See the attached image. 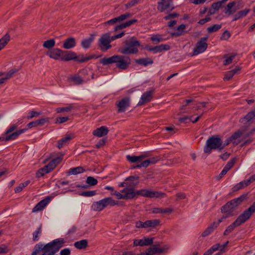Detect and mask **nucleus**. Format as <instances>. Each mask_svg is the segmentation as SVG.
<instances>
[{
    "mask_svg": "<svg viewBox=\"0 0 255 255\" xmlns=\"http://www.w3.org/2000/svg\"><path fill=\"white\" fill-rule=\"evenodd\" d=\"M72 138V136L71 135H66L65 137L58 141V147L59 148H62L64 145L67 144Z\"/></svg>",
    "mask_w": 255,
    "mask_h": 255,
    "instance_id": "nucleus-33",
    "label": "nucleus"
},
{
    "mask_svg": "<svg viewBox=\"0 0 255 255\" xmlns=\"http://www.w3.org/2000/svg\"><path fill=\"white\" fill-rule=\"evenodd\" d=\"M20 70V68H12L8 72L6 73V76L4 77L1 78V80H3V82L4 83L6 80L12 78L14 74L18 72Z\"/></svg>",
    "mask_w": 255,
    "mask_h": 255,
    "instance_id": "nucleus-35",
    "label": "nucleus"
},
{
    "mask_svg": "<svg viewBox=\"0 0 255 255\" xmlns=\"http://www.w3.org/2000/svg\"><path fill=\"white\" fill-rule=\"evenodd\" d=\"M20 70V68H12L8 72L6 73V76L4 77L1 78V80H3V82L4 83L6 80L12 78L14 74L18 72Z\"/></svg>",
    "mask_w": 255,
    "mask_h": 255,
    "instance_id": "nucleus-36",
    "label": "nucleus"
},
{
    "mask_svg": "<svg viewBox=\"0 0 255 255\" xmlns=\"http://www.w3.org/2000/svg\"><path fill=\"white\" fill-rule=\"evenodd\" d=\"M153 91H146L141 97L140 100L137 104V106H141L148 103L152 99Z\"/></svg>",
    "mask_w": 255,
    "mask_h": 255,
    "instance_id": "nucleus-15",
    "label": "nucleus"
},
{
    "mask_svg": "<svg viewBox=\"0 0 255 255\" xmlns=\"http://www.w3.org/2000/svg\"><path fill=\"white\" fill-rule=\"evenodd\" d=\"M219 226L218 223L214 222L202 234V237H205L211 234Z\"/></svg>",
    "mask_w": 255,
    "mask_h": 255,
    "instance_id": "nucleus-23",
    "label": "nucleus"
},
{
    "mask_svg": "<svg viewBox=\"0 0 255 255\" xmlns=\"http://www.w3.org/2000/svg\"><path fill=\"white\" fill-rule=\"evenodd\" d=\"M140 0H131L129 2H128L126 4V8L128 9L130 7H131L135 5L136 4L138 3Z\"/></svg>",
    "mask_w": 255,
    "mask_h": 255,
    "instance_id": "nucleus-57",
    "label": "nucleus"
},
{
    "mask_svg": "<svg viewBox=\"0 0 255 255\" xmlns=\"http://www.w3.org/2000/svg\"><path fill=\"white\" fill-rule=\"evenodd\" d=\"M236 161V159L235 158H232L227 163L224 168L228 171L233 166Z\"/></svg>",
    "mask_w": 255,
    "mask_h": 255,
    "instance_id": "nucleus-54",
    "label": "nucleus"
},
{
    "mask_svg": "<svg viewBox=\"0 0 255 255\" xmlns=\"http://www.w3.org/2000/svg\"><path fill=\"white\" fill-rule=\"evenodd\" d=\"M17 128V126L16 125H11L4 132V134H8L12 131H13L15 129H16Z\"/></svg>",
    "mask_w": 255,
    "mask_h": 255,
    "instance_id": "nucleus-62",
    "label": "nucleus"
},
{
    "mask_svg": "<svg viewBox=\"0 0 255 255\" xmlns=\"http://www.w3.org/2000/svg\"><path fill=\"white\" fill-rule=\"evenodd\" d=\"M55 44V41L54 39H51L45 41L43 44V46L47 49H50L53 48Z\"/></svg>",
    "mask_w": 255,
    "mask_h": 255,
    "instance_id": "nucleus-44",
    "label": "nucleus"
},
{
    "mask_svg": "<svg viewBox=\"0 0 255 255\" xmlns=\"http://www.w3.org/2000/svg\"><path fill=\"white\" fill-rule=\"evenodd\" d=\"M234 76V72L229 71L225 74L224 80L229 81L231 80Z\"/></svg>",
    "mask_w": 255,
    "mask_h": 255,
    "instance_id": "nucleus-64",
    "label": "nucleus"
},
{
    "mask_svg": "<svg viewBox=\"0 0 255 255\" xmlns=\"http://www.w3.org/2000/svg\"><path fill=\"white\" fill-rule=\"evenodd\" d=\"M27 130V128L21 129L16 130L12 133H10L8 134H5L4 140L9 141L16 139L20 134L24 133Z\"/></svg>",
    "mask_w": 255,
    "mask_h": 255,
    "instance_id": "nucleus-18",
    "label": "nucleus"
},
{
    "mask_svg": "<svg viewBox=\"0 0 255 255\" xmlns=\"http://www.w3.org/2000/svg\"><path fill=\"white\" fill-rule=\"evenodd\" d=\"M173 0H160L158 2L157 9L160 12H164L166 9H170L172 10L174 9V6H171V3Z\"/></svg>",
    "mask_w": 255,
    "mask_h": 255,
    "instance_id": "nucleus-10",
    "label": "nucleus"
},
{
    "mask_svg": "<svg viewBox=\"0 0 255 255\" xmlns=\"http://www.w3.org/2000/svg\"><path fill=\"white\" fill-rule=\"evenodd\" d=\"M248 198V193L243 194L240 197L228 201L221 207V212L226 214L229 217L237 215L236 212L237 208Z\"/></svg>",
    "mask_w": 255,
    "mask_h": 255,
    "instance_id": "nucleus-2",
    "label": "nucleus"
},
{
    "mask_svg": "<svg viewBox=\"0 0 255 255\" xmlns=\"http://www.w3.org/2000/svg\"><path fill=\"white\" fill-rule=\"evenodd\" d=\"M137 21L136 19H133L130 20H128L126 22H124L123 23H122L121 24H119L118 25H117L114 29L115 31H117L120 29H122L123 28H125L127 27L130 26L131 24H134V23L136 22Z\"/></svg>",
    "mask_w": 255,
    "mask_h": 255,
    "instance_id": "nucleus-29",
    "label": "nucleus"
},
{
    "mask_svg": "<svg viewBox=\"0 0 255 255\" xmlns=\"http://www.w3.org/2000/svg\"><path fill=\"white\" fill-rule=\"evenodd\" d=\"M132 16V14L129 12H127L119 16H118L119 19V22L129 18Z\"/></svg>",
    "mask_w": 255,
    "mask_h": 255,
    "instance_id": "nucleus-56",
    "label": "nucleus"
},
{
    "mask_svg": "<svg viewBox=\"0 0 255 255\" xmlns=\"http://www.w3.org/2000/svg\"><path fill=\"white\" fill-rule=\"evenodd\" d=\"M222 139L218 135H212L207 140L204 147V152L205 153L210 154L212 149L222 150Z\"/></svg>",
    "mask_w": 255,
    "mask_h": 255,
    "instance_id": "nucleus-7",
    "label": "nucleus"
},
{
    "mask_svg": "<svg viewBox=\"0 0 255 255\" xmlns=\"http://www.w3.org/2000/svg\"><path fill=\"white\" fill-rule=\"evenodd\" d=\"M80 173V166L70 168L67 172L66 174L68 176L71 175H77Z\"/></svg>",
    "mask_w": 255,
    "mask_h": 255,
    "instance_id": "nucleus-48",
    "label": "nucleus"
},
{
    "mask_svg": "<svg viewBox=\"0 0 255 255\" xmlns=\"http://www.w3.org/2000/svg\"><path fill=\"white\" fill-rule=\"evenodd\" d=\"M153 241V238L144 237L142 239L134 240L133 246H139L141 247H143V246H150L152 244Z\"/></svg>",
    "mask_w": 255,
    "mask_h": 255,
    "instance_id": "nucleus-13",
    "label": "nucleus"
},
{
    "mask_svg": "<svg viewBox=\"0 0 255 255\" xmlns=\"http://www.w3.org/2000/svg\"><path fill=\"white\" fill-rule=\"evenodd\" d=\"M159 160V158L158 157H153L150 158H149L146 160H144L141 162L140 164L136 165V167H147L150 164H155Z\"/></svg>",
    "mask_w": 255,
    "mask_h": 255,
    "instance_id": "nucleus-22",
    "label": "nucleus"
},
{
    "mask_svg": "<svg viewBox=\"0 0 255 255\" xmlns=\"http://www.w3.org/2000/svg\"><path fill=\"white\" fill-rule=\"evenodd\" d=\"M255 212V201L248 209L244 211L231 225L226 228L223 233L224 236L229 235L235 230V228L245 223L251 217Z\"/></svg>",
    "mask_w": 255,
    "mask_h": 255,
    "instance_id": "nucleus-1",
    "label": "nucleus"
},
{
    "mask_svg": "<svg viewBox=\"0 0 255 255\" xmlns=\"http://www.w3.org/2000/svg\"><path fill=\"white\" fill-rule=\"evenodd\" d=\"M127 159L131 163L138 162L137 156L128 155L127 156Z\"/></svg>",
    "mask_w": 255,
    "mask_h": 255,
    "instance_id": "nucleus-59",
    "label": "nucleus"
},
{
    "mask_svg": "<svg viewBox=\"0 0 255 255\" xmlns=\"http://www.w3.org/2000/svg\"><path fill=\"white\" fill-rule=\"evenodd\" d=\"M150 40L154 42V44H157L159 42L163 41L164 39L161 37L159 34L154 35L150 37Z\"/></svg>",
    "mask_w": 255,
    "mask_h": 255,
    "instance_id": "nucleus-46",
    "label": "nucleus"
},
{
    "mask_svg": "<svg viewBox=\"0 0 255 255\" xmlns=\"http://www.w3.org/2000/svg\"><path fill=\"white\" fill-rule=\"evenodd\" d=\"M109 131V128L107 127L102 126L93 130V134L96 136L102 137L107 135Z\"/></svg>",
    "mask_w": 255,
    "mask_h": 255,
    "instance_id": "nucleus-20",
    "label": "nucleus"
},
{
    "mask_svg": "<svg viewBox=\"0 0 255 255\" xmlns=\"http://www.w3.org/2000/svg\"><path fill=\"white\" fill-rule=\"evenodd\" d=\"M50 201V198L48 197L38 202L33 208L32 212H37L43 210Z\"/></svg>",
    "mask_w": 255,
    "mask_h": 255,
    "instance_id": "nucleus-17",
    "label": "nucleus"
},
{
    "mask_svg": "<svg viewBox=\"0 0 255 255\" xmlns=\"http://www.w3.org/2000/svg\"><path fill=\"white\" fill-rule=\"evenodd\" d=\"M69 117H59L57 118L56 119L55 123L58 124H61L64 123L66 122L69 120Z\"/></svg>",
    "mask_w": 255,
    "mask_h": 255,
    "instance_id": "nucleus-55",
    "label": "nucleus"
},
{
    "mask_svg": "<svg viewBox=\"0 0 255 255\" xmlns=\"http://www.w3.org/2000/svg\"><path fill=\"white\" fill-rule=\"evenodd\" d=\"M230 37L231 34L230 32L228 30H226L223 33L220 38L221 40H228Z\"/></svg>",
    "mask_w": 255,
    "mask_h": 255,
    "instance_id": "nucleus-60",
    "label": "nucleus"
},
{
    "mask_svg": "<svg viewBox=\"0 0 255 255\" xmlns=\"http://www.w3.org/2000/svg\"><path fill=\"white\" fill-rule=\"evenodd\" d=\"M116 105L118 108L119 113L124 112L130 106V99L128 97H126L120 101Z\"/></svg>",
    "mask_w": 255,
    "mask_h": 255,
    "instance_id": "nucleus-12",
    "label": "nucleus"
},
{
    "mask_svg": "<svg viewBox=\"0 0 255 255\" xmlns=\"http://www.w3.org/2000/svg\"><path fill=\"white\" fill-rule=\"evenodd\" d=\"M86 183L88 184L87 185H81V187L83 188H88L89 186H95L97 184L98 180L92 176H89L86 180Z\"/></svg>",
    "mask_w": 255,
    "mask_h": 255,
    "instance_id": "nucleus-32",
    "label": "nucleus"
},
{
    "mask_svg": "<svg viewBox=\"0 0 255 255\" xmlns=\"http://www.w3.org/2000/svg\"><path fill=\"white\" fill-rule=\"evenodd\" d=\"M10 36L6 33L0 39V51L2 50L9 42Z\"/></svg>",
    "mask_w": 255,
    "mask_h": 255,
    "instance_id": "nucleus-27",
    "label": "nucleus"
},
{
    "mask_svg": "<svg viewBox=\"0 0 255 255\" xmlns=\"http://www.w3.org/2000/svg\"><path fill=\"white\" fill-rule=\"evenodd\" d=\"M49 119L47 118H42L36 121L30 122L27 125L28 128H31L33 127H36L37 126H42L44 125L45 124L49 123Z\"/></svg>",
    "mask_w": 255,
    "mask_h": 255,
    "instance_id": "nucleus-16",
    "label": "nucleus"
},
{
    "mask_svg": "<svg viewBox=\"0 0 255 255\" xmlns=\"http://www.w3.org/2000/svg\"><path fill=\"white\" fill-rule=\"evenodd\" d=\"M166 196V194L164 193L158 192V191H152L149 190H148L147 197L148 198H164Z\"/></svg>",
    "mask_w": 255,
    "mask_h": 255,
    "instance_id": "nucleus-31",
    "label": "nucleus"
},
{
    "mask_svg": "<svg viewBox=\"0 0 255 255\" xmlns=\"http://www.w3.org/2000/svg\"><path fill=\"white\" fill-rule=\"evenodd\" d=\"M219 226L218 223L214 222L202 234V237H205L211 234Z\"/></svg>",
    "mask_w": 255,
    "mask_h": 255,
    "instance_id": "nucleus-24",
    "label": "nucleus"
},
{
    "mask_svg": "<svg viewBox=\"0 0 255 255\" xmlns=\"http://www.w3.org/2000/svg\"><path fill=\"white\" fill-rule=\"evenodd\" d=\"M107 141L106 138H103L100 139V140L96 144V147L98 148L102 147L106 143Z\"/></svg>",
    "mask_w": 255,
    "mask_h": 255,
    "instance_id": "nucleus-58",
    "label": "nucleus"
},
{
    "mask_svg": "<svg viewBox=\"0 0 255 255\" xmlns=\"http://www.w3.org/2000/svg\"><path fill=\"white\" fill-rule=\"evenodd\" d=\"M96 194V190L86 191L81 192V195L85 197H92Z\"/></svg>",
    "mask_w": 255,
    "mask_h": 255,
    "instance_id": "nucleus-53",
    "label": "nucleus"
},
{
    "mask_svg": "<svg viewBox=\"0 0 255 255\" xmlns=\"http://www.w3.org/2000/svg\"><path fill=\"white\" fill-rule=\"evenodd\" d=\"M222 27L221 24H214L213 25L207 28V30L208 33H212L220 29Z\"/></svg>",
    "mask_w": 255,
    "mask_h": 255,
    "instance_id": "nucleus-47",
    "label": "nucleus"
},
{
    "mask_svg": "<svg viewBox=\"0 0 255 255\" xmlns=\"http://www.w3.org/2000/svg\"><path fill=\"white\" fill-rule=\"evenodd\" d=\"M42 233V224H40L37 230L33 234L32 240L33 242H37L39 240V237Z\"/></svg>",
    "mask_w": 255,
    "mask_h": 255,
    "instance_id": "nucleus-37",
    "label": "nucleus"
},
{
    "mask_svg": "<svg viewBox=\"0 0 255 255\" xmlns=\"http://www.w3.org/2000/svg\"><path fill=\"white\" fill-rule=\"evenodd\" d=\"M46 54L51 58L58 60L60 57H62V55L64 54V52L60 49L54 48L48 51Z\"/></svg>",
    "mask_w": 255,
    "mask_h": 255,
    "instance_id": "nucleus-14",
    "label": "nucleus"
},
{
    "mask_svg": "<svg viewBox=\"0 0 255 255\" xmlns=\"http://www.w3.org/2000/svg\"><path fill=\"white\" fill-rule=\"evenodd\" d=\"M160 222L158 219L148 220V227L155 228L159 225Z\"/></svg>",
    "mask_w": 255,
    "mask_h": 255,
    "instance_id": "nucleus-52",
    "label": "nucleus"
},
{
    "mask_svg": "<svg viewBox=\"0 0 255 255\" xmlns=\"http://www.w3.org/2000/svg\"><path fill=\"white\" fill-rule=\"evenodd\" d=\"M235 4L236 2L235 1L229 3L225 7V13L226 14H228L229 15H231L234 13L236 10L232 9V8L233 6L235 5Z\"/></svg>",
    "mask_w": 255,
    "mask_h": 255,
    "instance_id": "nucleus-38",
    "label": "nucleus"
},
{
    "mask_svg": "<svg viewBox=\"0 0 255 255\" xmlns=\"http://www.w3.org/2000/svg\"><path fill=\"white\" fill-rule=\"evenodd\" d=\"M95 38V35L91 34L89 37L85 38L82 40L81 45L85 49H88L90 47L92 42Z\"/></svg>",
    "mask_w": 255,
    "mask_h": 255,
    "instance_id": "nucleus-26",
    "label": "nucleus"
},
{
    "mask_svg": "<svg viewBox=\"0 0 255 255\" xmlns=\"http://www.w3.org/2000/svg\"><path fill=\"white\" fill-rule=\"evenodd\" d=\"M236 54H232L230 56L228 57L227 54L224 55V58L226 59L224 61V65L227 66L229 65L232 62L233 60L235 58Z\"/></svg>",
    "mask_w": 255,
    "mask_h": 255,
    "instance_id": "nucleus-45",
    "label": "nucleus"
},
{
    "mask_svg": "<svg viewBox=\"0 0 255 255\" xmlns=\"http://www.w3.org/2000/svg\"><path fill=\"white\" fill-rule=\"evenodd\" d=\"M100 56H97L96 54L91 55H81V63L87 62L92 59H97L100 57Z\"/></svg>",
    "mask_w": 255,
    "mask_h": 255,
    "instance_id": "nucleus-39",
    "label": "nucleus"
},
{
    "mask_svg": "<svg viewBox=\"0 0 255 255\" xmlns=\"http://www.w3.org/2000/svg\"><path fill=\"white\" fill-rule=\"evenodd\" d=\"M64 54L62 55L61 59L62 60L64 61H70L72 60H74L77 59V54L71 51H63Z\"/></svg>",
    "mask_w": 255,
    "mask_h": 255,
    "instance_id": "nucleus-21",
    "label": "nucleus"
},
{
    "mask_svg": "<svg viewBox=\"0 0 255 255\" xmlns=\"http://www.w3.org/2000/svg\"><path fill=\"white\" fill-rule=\"evenodd\" d=\"M41 251L43 253V244L42 243L37 244L33 248L31 255H37Z\"/></svg>",
    "mask_w": 255,
    "mask_h": 255,
    "instance_id": "nucleus-40",
    "label": "nucleus"
},
{
    "mask_svg": "<svg viewBox=\"0 0 255 255\" xmlns=\"http://www.w3.org/2000/svg\"><path fill=\"white\" fill-rule=\"evenodd\" d=\"M146 251L148 255H153L155 254L162 253L164 252V249L158 248L157 245H153L152 247L149 248Z\"/></svg>",
    "mask_w": 255,
    "mask_h": 255,
    "instance_id": "nucleus-25",
    "label": "nucleus"
},
{
    "mask_svg": "<svg viewBox=\"0 0 255 255\" xmlns=\"http://www.w3.org/2000/svg\"><path fill=\"white\" fill-rule=\"evenodd\" d=\"M100 63L103 65L116 63V66L120 69L126 70L130 64L131 60L128 56L124 55H114L109 58L100 59Z\"/></svg>",
    "mask_w": 255,
    "mask_h": 255,
    "instance_id": "nucleus-3",
    "label": "nucleus"
},
{
    "mask_svg": "<svg viewBox=\"0 0 255 255\" xmlns=\"http://www.w3.org/2000/svg\"><path fill=\"white\" fill-rule=\"evenodd\" d=\"M186 28V25L184 24H182L179 25L177 28V30L178 31L172 32L171 33V35L172 37H178L179 36H180L182 34V31Z\"/></svg>",
    "mask_w": 255,
    "mask_h": 255,
    "instance_id": "nucleus-41",
    "label": "nucleus"
},
{
    "mask_svg": "<svg viewBox=\"0 0 255 255\" xmlns=\"http://www.w3.org/2000/svg\"><path fill=\"white\" fill-rule=\"evenodd\" d=\"M135 62L137 64L147 66L153 63V61L150 58H139L135 60Z\"/></svg>",
    "mask_w": 255,
    "mask_h": 255,
    "instance_id": "nucleus-28",
    "label": "nucleus"
},
{
    "mask_svg": "<svg viewBox=\"0 0 255 255\" xmlns=\"http://www.w3.org/2000/svg\"><path fill=\"white\" fill-rule=\"evenodd\" d=\"M134 187H126L121 191V193H124L125 199H131L137 195L136 191L134 188Z\"/></svg>",
    "mask_w": 255,
    "mask_h": 255,
    "instance_id": "nucleus-11",
    "label": "nucleus"
},
{
    "mask_svg": "<svg viewBox=\"0 0 255 255\" xmlns=\"http://www.w3.org/2000/svg\"><path fill=\"white\" fill-rule=\"evenodd\" d=\"M29 116L27 117V119L30 120L34 117H37L40 116L41 113L40 112H37L35 111H31L29 113Z\"/></svg>",
    "mask_w": 255,
    "mask_h": 255,
    "instance_id": "nucleus-61",
    "label": "nucleus"
},
{
    "mask_svg": "<svg viewBox=\"0 0 255 255\" xmlns=\"http://www.w3.org/2000/svg\"><path fill=\"white\" fill-rule=\"evenodd\" d=\"M76 45L75 38L69 37L63 41V48L66 49H70L74 48Z\"/></svg>",
    "mask_w": 255,
    "mask_h": 255,
    "instance_id": "nucleus-19",
    "label": "nucleus"
},
{
    "mask_svg": "<svg viewBox=\"0 0 255 255\" xmlns=\"http://www.w3.org/2000/svg\"><path fill=\"white\" fill-rule=\"evenodd\" d=\"M62 160L61 157H57L52 160L46 166L50 171L53 170Z\"/></svg>",
    "mask_w": 255,
    "mask_h": 255,
    "instance_id": "nucleus-30",
    "label": "nucleus"
},
{
    "mask_svg": "<svg viewBox=\"0 0 255 255\" xmlns=\"http://www.w3.org/2000/svg\"><path fill=\"white\" fill-rule=\"evenodd\" d=\"M124 43L126 46L120 47L118 50L123 55L136 54L138 52L137 47L141 46L140 42L134 36L126 40Z\"/></svg>",
    "mask_w": 255,
    "mask_h": 255,
    "instance_id": "nucleus-4",
    "label": "nucleus"
},
{
    "mask_svg": "<svg viewBox=\"0 0 255 255\" xmlns=\"http://www.w3.org/2000/svg\"><path fill=\"white\" fill-rule=\"evenodd\" d=\"M65 243L63 238H59L43 244V253L41 255H54L64 246Z\"/></svg>",
    "mask_w": 255,
    "mask_h": 255,
    "instance_id": "nucleus-5",
    "label": "nucleus"
},
{
    "mask_svg": "<svg viewBox=\"0 0 255 255\" xmlns=\"http://www.w3.org/2000/svg\"><path fill=\"white\" fill-rule=\"evenodd\" d=\"M170 46L168 44H161L158 46H154V53L161 52L162 51H167L170 49Z\"/></svg>",
    "mask_w": 255,
    "mask_h": 255,
    "instance_id": "nucleus-34",
    "label": "nucleus"
},
{
    "mask_svg": "<svg viewBox=\"0 0 255 255\" xmlns=\"http://www.w3.org/2000/svg\"><path fill=\"white\" fill-rule=\"evenodd\" d=\"M68 80L72 82L73 84H80V77L78 75H74L68 77Z\"/></svg>",
    "mask_w": 255,
    "mask_h": 255,
    "instance_id": "nucleus-51",
    "label": "nucleus"
},
{
    "mask_svg": "<svg viewBox=\"0 0 255 255\" xmlns=\"http://www.w3.org/2000/svg\"><path fill=\"white\" fill-rule=\"evenodd\" d=\"M113 41L110 33L103 34L99 40V46L103 51H106L112 47L110 43Z\"/></svg>",
    "mask_w": 255,
    "mask_h": 255,
    "instance_id": "nucleus-8",
    "label": "nucleus"
},
{
    "mask_svg": "<svg viewBox=\"0 0 255 255\" xmlns=\"http://www.w3.org/2000/svg\"><path fill=\"white\" fill-rule=\"evenodd\" d=\"M248 184L246 182V180H244L240 182V183L237 184L233 188V191H237L243 188H245L248 186Z\"/></svg>",
    "mask_w": 255,
    "mask_h": 255,
    "instance_id": "nucleus-43",
    "label": "nucleus"
},
{
    "mask_svg": "<svg viewBox=\"0 0 255 255\" xmlns=\"http://www.w3.org/2000/svg\"><path fill=\"white\" fill-rule=\"evenodd\" d=\"M116 205L123 206L122 202L116 201L112 197H109L102 199L98 201L94 202L91 206V209L96 212H100L108 206H114Z\"/></svg>",
    "mask_w": 255,
    "mask_h": 255,
    "instance_id": "nucleus-6",
    "label": "nucleus"
},
{
    "mask_svg": "<svg viewBox=\"0 0 255 255\" xmlns=\"http://www.w3.org/2000/svg\"><path fill=\"white\" fill-rule=\"evenodd\" d=\"M255 118V114L253 113L252 111L249 112L243 118H242L240 120V122L241 123H244L245 121L246 122H249L251 120L254 119Z\"/></svg>",
    "mask_w": 255,
    "mask_h": 255,
    "instance_id": "nucleus-42",
    "label": "nucleus"
},
{
    "mask_svg": "<svg viewBox=\"0 0 255 255\" xmlns=\"http://www.w3.org/2000/svg\"><path fill=\"white\" fill-rule=\"evenodd\" d=\"M72 108V106L70 105L68 107L58 108L56 109V111L58 113H60L62 112H69L71 111Z\"/></svg>",
    "mask_w": 255,
    "mask_h": 255,
    "instance_id": "nucleus-49",
    "label": "nucleus"
},
{
    "mask_svg": "<svg viewBox=\"0 0 255 255\" xmlns=\"http://www.w3.org/2000/svg\"><path fill=\"white\" fill-rule=\"evenodd\" d=\"M148 189H141L136 191L137 195H141L145 197H147Z\"/></svg>",
    "mask_w": 255,
    "mask_h": 255,
    "instance_id": "nucleus-63",
    "label": "nucleus"
},
{
    "mask_svg": "<svg viewBox=\"0 0 255 255\" xmlns=\"http://www.w3.org/2000/svg\"><path fill=\"white\" fill-rule=\"evenodd\" d=\"M208 37H202L201 39L197 42L195 47L193 49V52L192 56H195L199 54L204 52L208 47L207 41Z\"/></svg>",
    "mask_w": 255,
    "mask_h": 255,
    "instance_id": "nucleus-9",
    "label": "nucleus"
},
{
    "mask_svg": "<svg viewBox=\"0 0 255 255\" xmlns=\"http://www.w3.org/2000/svg\"><path fill=\"white\" fill-rule=\"evenodd\" d=\"M243 134L242 131L240 130H238L234 133H233L231 136L230 138L232 139L233 143H234V141L237 138L240 137L241 135Z\"/></svg>",
    "mask_w": 255,
    "mask_h": 255,
    "instance_id": "nucleus-50",
    "label": "nucleus"
}]
</instances>
